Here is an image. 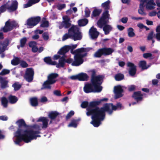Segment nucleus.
<instances>
[{"label": "nucleus", "instance_id": "f257e3e1", "mask_svg": "<svg viewBox=\"0 0 160 160\" xmlns=\"http://www.w3.org/2000/svg\"><path fill=\"white\" fill-rule=\"evenodd\" d=\"M94 103L91 102L90 108H88V111L86 113L87 115H92V121L90 123L95 127H98L101 124L100 122L103 120L105 116V112L107 111L109 114H111L112 110L120 109L121 108L122 105L120 103L117 104V106H114L112 104H106L101 108H93L92 106Z\"/></svg>", "mask_w": 160, "mask_h": 160}, {"label": "nucleus", "instance_id": "f03ea898", "mask_svg": "<svg viewBox=\"0 0 160 160\" xmlns=\"http://www.w3.org/2000/svg\"><path fill=\"white\" fill-rule=\"evenodd\" d=\"M16 123L19 128L15 133L13 138L15 144L19 145V143L22 141L28 143L33 139H36L37 137H40V135H37L39 133V132L34 130L36 129L39 130L40 127L34 125L31 128L26 130L25 129V122L23 120H19Z\"/></svg>", "mask_w": 160, "mask_h": 160}, {"label": "nucleus", "instance_id": "7ed1b4c3", "mask_svg": "<svg viewBox=\"0 0 160 160\" xmlns=\"http://www.w3.org/2000/svg\"><path fill=\"white\" fill-rule=\"evenodd\" d=\"M88 51V48H81L76 50L75 52H77V53L74 56V61L70 58L66 60V57L65 56H64L59 59L58 63L56 64V67L57 68L63 67L65 62L69 64L71 63L73 66H78L83 63V58L86 55V52Z\"/></svg>", "mask_w": 160, "mask_h": 160}, {"label": "nucleus", "instance_id": "20e7f679", "mask_svg": "<svg viewBox=\"0 0 160 160\" xmlns=\"http://www.w3.org/2000/svg\"><path fill=\"white\" fill-rule=\"evenodd\" d=\"M103 77L100 75L93 76L91 80V83H87L84 88V92L86 93L91 92H99L102 89L101 86Z\"/></svg>", "mask_w": 160, "mask_h": 160}, {"label": "nucleus", "instance_id": "39448f33", "mask_svg": "<svg viewBox=\"0 0 160 160\" xmlns=\"http://www.w3.org/2000/svg\"><path fill=\"white\" fill-rule=\"evenodd\" d=\"M69 38H72L74 41L81 40L82 35L77 26L72 25L69 29L68 33L64 34L62 38V40L64 41Z\"/></svg>", "mask_w": 160, "mask_h": 160}, {"label": "nucleus", "instance_id": "423d86ee", "mask_svg": "<svg viewBox=\"0 0 160 160\" xmlns=\"http://www.w3.org/2000/svg\"><path fill=\"white\" fill-rule=\"evenodd\" d=\"M58 76V75L56 73H52L49 74L48 78V79L43 84V88L50 89L51 88V85L54 83L56 81V78Z\"/></svg>", "mask_w": 160, "mask_h": 160}, {"label": "nucleus", "instance_id": "0eeeda50", "mask_svg": "<svg viewBox=\"0 0 160 160\" xmlns=\"http://www.w3.org/2000/svg\"><path fill=\"white\" fill-rule=\"evenodd\" d=\"M18 2L16 1L8 2L6 4L0 7V12H2L7 9L10 12L16 10L17 8Z\"/></svg>", "mask_w": 160, "mask_h": 160}, {"label": "nucleus", "instance_id": "6e6552de", "mask_svg": "<svg viewBox=\"0 0 160 160\" xmlns=\"http://www.w3.org/2000/svg\"><path fill=\"white\" fill-rule=\"evenodd\" d=\"M109 16L108 11L104 12L102 17L97 22L98 26L102 28L104 25L108 23L109 22L108 20L110 18Z\"/></svg>", "mask_w": 160, "mask_h": 160}, {"label": "nucleus", "instance_id": "1a4fd4ad", "mask_svg": "<svg viewBox=\"0 0 160 160\" xmlns=\"http://www.w3.org/2000/svg\"><path fill=\"white\" fill-rule=\"evenodd\" d=\"M114 50L111 48H103L99 49L94 54L96 57H100L102 55H109L111 54Z\"/></svg>", "mask_w": 160, "mask_h": 160}, {"label": "nucleus", "instance_id": "9d476101", "mask_svg": "<svg viewBox=\"0 0 160 160\" xmlns=\"http://www.w3.org/2000/svg\"><path fill=\"white\" fill-rule=\"evenodd\" d=\"M40 18L39 17L31 18L28 19L25 24L27 27L31 28L36 25L40 21Z\"/></svg>", "mask_w": 160, "mask_h": 160}, {"label": "nucleus", "instance_id": "9b49d317", "mask_svg": "<svg viewBox=\"0 0 160 160\" xmlns=\"http://www.w3.org/2000/svg\"><path fill=\"white\" fill-rule=\"evenodd\" d=\"M34 74V72L32 68H28L24 76V78L28 82H30L33 80Z\"/></svg>", "mask_w": 160, "mask_h": 160}, {"label": "nucleus", "instance_id": "f8f14e48", "mask_svg": "<svg viewBox=\"0 0 160 160\" xmlns=\"http://www.w3.org/2000/svg\"><path fill=\"white\" fill-rule=\"evenodd\" d=\"M123 86L120 85L114 87V92L116 98H119L123 96Z\"/></svg>", "mask_w": 160, "mask_h": 160}, {"label": "nucleus", "instance_id": "ddd939ff", "mask_svg": "<svg viewBox=\"0 0 160 160\" xmlns=\"http://www.w3.org/2000/svg\"><path fill=\"white\" fill-rule=\"evenodd\" d=\"M17 23L14 21L10 22V20L7 21L3 30L4 32H7L12 29L14 27L17 26Z\"/></svg>", "mask_w": 160, "mask_h": 160}, {"label": "nucleus", "instance_id": "4468645a", "mask_svg": "<svg viewBox=\"0 0 160 160\" xmlns=\"http://www.w3.org/2000/svg\"><path fill=\"white\" fill-rule=\"evenodd\" d=\"M141 2L144 4V2H146V8L148 9H153L155 8L156 4L154 0H141Z\"/></svg>", "mask_w": 160, "mask_h": 160}, {"label": "nucleus", "instance_id": "2eb2a0df", "mask_svg": "<svg viewBox=\"0 0 160 160\" xmlns=\"http://www.w3.org/2000/svg\"><path fill=\"white\" fill-rule=\"evenodd\" d=\"M48 119L46 117H40L37 120V122H42V125L41 126V125H37L40 127V129L39 130H38L36 129L34 130V131H38L39 132V133H40V130L41 129V128H46L48 126Z\"/></svg>", "mask_w": 160, "mask_h": 160}, {"label": "nucleus", "instance_id": "dca6fc26", "mask_svg": "<svg viewBox=\"0 0 160 160\" xmlns=\"http://www.w3.org/2000/svg\"><path fill=\"white\" fill-rule=\"evenodd\" d=\"M89 35L92 39L96 38L99 34V32L97 31L96 28L92 27L89 30Z\"/></svg>", "mask_w": 160, "mask_h": 160}, {"label": "nucleus", "instance_id": "f3484780", "mask_svg": "<svg viewBox=\"0 0 160 160\" xmlns=\"http://www.w3.org/2000/svg\"><path fill=\"white\" fill-rule=\"evenodd\" d=\"M63 19L62 25L66 28L69 27L71 25L70 18L68 16H65L63 17Z\"/></svg>", "mask_w": 160, "mask_h": 160}, {"label": "nucleus", "instance_id": "a211bd4d", "mask_svg": "<svg viewBox=\"0 0 160 160\" xmlns=\"http://www.w3.org/2000/svg\"><path fill=\"white\" fill-rule=\"evenodd\" d=\"M128 66L130 68L129 70L130 74L132 76L134 75L136 72V67L133 63L131 62L128 63Z\"/></svg>", "mask_w": 160, "mask_h": 160}, {"label": "nucleus", "instance_id": "6ab92c4d", "mask_svg": "<svg viewBox=\"0 0 160 160\" xmlns=\"http://www.w3.org/2000/svg\"><path fill=\"white\" fill-rule=\"evenodd\" d=\"M8 43V40H6L5 42L0 43V53H2L7 49Z\"/></svg>", "mask_w": 160, "mask_h": 160}, {"label": "nucleus", "instance_id": "aec40b11", "mask_svg": "<svg viewBox=\"0 0 160 160\" xmlns=\"http://www.w3.org/2000/svg\"><path fill=\"white\" fill-rule=\"evenodd\" d=\"M40 0H29L28 2L23 5V8H26L31 6L32 5L38 2Z\"/></svg>", "mask_w": 160, "mask_h": 160}, {"label": "nucleus", "instance_id": "412c9836", "mask_svg": "<svg viewBox=\"0 0 160 160\" xmlns=\"http://www.w3.org/2000/svg\"><path fill=\"white\" fill-rule=\"evenodd\" d=\"M58 115V113L56 112L53 111L49 112L48 114V117L51 119V121L50 122V123H52V120L55 119V118Z\"/></svg>", "mask_w": 160, "mask_h": 160}, {"label": "nucleus", "instance_id": "4be33fe9", "mask_svg": "<svg viewBox=\"0 0 160 160\" xmlns=\"http://www.w3.org/2000/svg\"><path fill=\"white\" fill-rule=\"evenodd\" d=\"M69 47L67 46H65L61 49L58 52V53L59 55H63L62 57L65 56L64 54L69 50Z\"/></svg>", "mask_w": 160, "mask_h": 160}, {"label": "nucleus", "instance_id": "5701e85b", "mask_svg": "<svg viewBox=\"0 0 160 160\" xmlns=\"http://www.w3.org/2000/svg\"><path fill=\"white\" fill-rule=\"evenodd\" d=\"M142 94L140 92H135L133 95V97L136 99L137 101L141 100L142 99Z\"/></svg>", "mask_w": 160, "mask_h": 160}, {"label": "nucleus", "instance_id": "b1692460", "mask_svg": "<svg viewBox=\"0 0 160 160\" xmlns=\"http://www.w3.org/2000/svg\"><path fill=\"white\" fill-rule=\"evenodd\" d=\"M78 80L79 81L87 80L88 78V76L85 73H81L78 74Z\"/></svg>", "mask_w": 160, "mask_h": 160}, {"label": "nucleus", "instance_id": "393cba45", "mask_svg": "<svg viewBox=\"0 0 160 160\" xmlns=\"http://www.w3.org/2000/svg\"><path fill=\"white\" fill-rule=\"evenodd\" d=\"M112 29V28L111 25L108 24L105 25L103 28V30L105 34H108Z\"/></svg>", "mask_w": 160, "mask_h": 160}, {"label": "nucleus", "instance_id": "a878e982", "mask_svg": "<svg viewBox=\"0 0 160 160\" xmlns=\"http://www.w3.org/2000/svg\"><path fill=\"white\" fill-rule=\"evenodd\" d=\"M88 21L86 19H83L78 21V25L80 26H83L86 25L88 23Z\"/></svg>", "mask_w": 160, "mask_h": 160}, {"label": "nucleus", "instance_id": "bb28decb", "mask_svg": "<svg viewBox=\"0 0 160 160\" xmlns=\"http://www.w3.org/2000/svg\"><path fill=\"white\" fill-rule=\"evenodd\" d=\"M114 78L116 80L119 81L124 79V76L122 74L118 73L115 75Z\"/></svg>", "mask_w": 160, "mask_h": 160}, {"label": "nucleus", "instance_id": "cd10ccee", "mask_svg": "<svg viewBox=\"0 0 160 160\" xmlns=\"http://www.w3.org/2000/svg\"><path fill=\"white\" fill-rule=\"evenodd\" d=\"M9 100L10 103L13 104L17 102L18 100V99L15 96H11L9 97Z\"/></svg>", "mask_w": 160, "mask_h": 160}, {"label": "nucleus", "instance_id": "c85d7f7f", "mask_svg": "<svg viewBox=\"0 0 160 160\" xmlns=\"http://www.w3.org/2000/svg\"><path fill=\"white\" fill-rule=\"evenodd\" d=\"M44 61L48 64L55 65L56 64L55 62L52 61L50 57L45 58L44 59Z\"/></svg>", "mask_w": 160, "mask_h": 160}, {"label": "nucleus", "instance_id": "c756f323", "mask_svg": "<svg viewBox=\"0 0 160 160\" xmlns=\"http://www.w3.org/2000/svg\"><path fill=\"white\" fill-rule=\"evenodd\" d=\"M128 35L129 37H132L135 36V34L134 32V30L132 28H129L128 30Z\"/></svg>", "mask_w": 160, "mask_h": 160}, {"label": "nucleus", "instance_id": "7c9ffc66", "mask_svg": "<svg viewBox=\"0 0 160 160\" xmlns=\"http://www.w3.org/2000/svg\"><path fill=\"white\" fill-rule=\"evenodd\" d=\"M66 7V5L64 4H60L59 3H57L54 6V7L57 8L58 10H61Z\"/></svg>", "mask_w": 160, "mask_h": 160}, {"label": "nucleus", "instance_id": "2f4dec72", "mask_svg": "<svg viewBox=\"0 0 160 160\" xmlns=\"http://www.w3.org/2000/svg\"><path fill=\"white\" fill-rule=\"evenodd\" d=\"M139 66L142 69H146L148 68L146 65V62L144 61H141L139 62Z\"/></svg>", "mask_w": 160, "mask_h": 160}, {"label": "nucleus", "instance_id": "473e14b6", "mask_svg": "<svg viewBox=\"0 0 160 160\" xmlns=\"http://www.w3.org/2000/svg\"><path fill=\"white\" fill-rule=\"evenodd\" d=\"M143 5L144 3L141 2L140 5V8L139 9L138 11L140 14L144 15H145V13L143 10Z\"/></svg>", "mask_w": 160, "mask_h": 160}, {"label": "nucleus", "instance_id": "72a5a7b5", "mask_svg": "<svg viewBox=\"0 0 160 160\" xmlns=\"http://www.w3.org/2000/svg\"><path fill=\"white\" fill-rule=\"evenodd\" d=\"M102 12V10L100 9H95L93 12L92 17H95L99 15Z\"/></svg>", "mask_w": 160, "mask_h": 160}, {"label": "nucleus", "instance_id": "f704fd0d", "mask_svg": "<svg viewBox=\"0 0 160 160\" xmlns=\"http://www.w3.org/2000/svg\"><path fill=\"white\" fill-rule=\"evenodd\" d=\"M1 101L2 105L4 107H6L8 103L7 99L5 97H3L1 98Z\"/></svg>", "mask_w": 160, "mask_h": 160}, {"label": "nucleus", "instance_id": "c9c22d12", "mask_svg": "<svg viewBox=\"0 0 160 160\" xmlns=\"http://www.w3.org/2000/svg\"><path fill=\"white\" fill-rule=\"evenodd\" d=\"M110 1L109 0L102 3V6L105 9H108L109 8V3Z\"/></svg>", "mask_w": 160, "mask_h": 160}, {"label": "nucleus", "instance_id": "e433bc0d", "mask_svg": "<svg viewBox=\"0 0 160 160\" xmlns=\"http://www.w3.org/2000/svg\"><path fill=\"white\" fill-rule=\"evenodd\" d=\"M31 105L33 106H36L38 105V101L36 98H31L30 99Z\"/></svg>", "mask_w": 160, "mask_h": 160}, {"label": "nucleus", "instance_id": "4c0bfd02", "mask_svg": "<svg viewBox=\"0 0 160 160\" xmlns=\"http://www.w3.org/2000/svg\"><path fill=\"white\" fill-rule=\"evenodd\" d=\"M68 47H69V49H71V53L73 54H75L77 53V52H75V50L74 52L73 51V49H74L75 48H76L77 47V45L74 44V45H68Z\"/></svg>", "mask_w": 160, "mask_h": 160}, {"label": "nucleus", "instance_id": "58836bf2", "mask_svg": "<svg viewBox=\"0 0 160 160\" xmlns=\"http://www.w3.org/2000/svg\"><path fill=\"white\" fill-rule=\"evenodd\" d=\"M77 120H73L68 125L69 127H73L74 128H76L77 125Z\"/></svg>", "mask_w": 160, "mask_h": 160}, {"label": "nucleus", "instance_id": "ea45409f", "mask_svg": "<svg viewBox=\"0 0 160 160\" xmlns=\"http://www.w3.org/2000/svg\"><path fill=\"white\" fill-rule=\"evenodd\" d=\"M48 22L45 19H43L42 20V23L41 25V27L43 28L47 27L48 26Z\"/></svg>", "mask_w": 160, "mask_h": 160}, {"label": "nucleus", "instance_id": "a19ab883", "mask_svg": "<svg viewBox=\"0 0 160 160\" xmlns=\"http://www.w3.org/2000/svg\"><path fill=\"white\" fill-rule=\"evenodd\" d=\"M157 34L156 35V38L158 40H160V26H158L156 29Z\"/></svg>", "mask_w": 160, "mask_h": 160}, {"label": "nucleus", "instance_id": "79ce46f5", "mask_svg": "<svg viewBox=\"0 0 160 160\" xmlns=\"http://www.w3.org/2000/svg\"><path fill=\"white\" fill-rule=\"evenodd\" d=\"M20 62L19 59L18 58H16L12 61L11 63L13 65H16L19 63Z\"/></svg>", "mask_w": 160, "mask_h": 160}, {"label": "nucleus", "instance_id": "37998d69", "mask_svg": "<svg viewBox=\"0 0 160 160\" xmlns=\"http://www.w3.org/2000/svg\"><path fill=\"white\" fill-rule=\"evenodd\" d=\"M15 90L16 91L19 89L21 87V85L18 83H15L12 85Z\"/></svg>", "mask_w": 160, "mask_h": 160}, {"label": "nucleus", "instance_id": "c03bdc74", "mask_svg": "<svg viewBox=\"0 0 160 160\" xmlns=\"http://www.w3.org/2000/svg\"><path fill=\"white\" fill-rule=\"evenodd\" d=\"M26 41L27 38H23L21 39L20 46L21 47H22L24 46Z\"/></svg>", "mask_w": 160, "mask_h": 160}, {"label": "nucleus", "instance_id": "a18cd8bd", "mask_svg": "<svg viewBox=\"0 0 160 160\" xmlns=\"http://www.w3.org/2000/svg\"><path fill=\"white\" fill-rule=\"evenodd\" d=\"M8 81L6 80H3L1 82V88H5L8 87Z\"/></svg>", "mask_w": 160, "mask_h": 160}, {"label": "nucleus", "instance_id": "49530a36", "mask_svg": "<svg viewBox=\"0 0 160 160\" xmlns=\"http://www.w3.org/2000/svg\"><path fill=\"white\" fill-rule=\"evenodd\" d=\"M91 11L90 9L88 8H86L85 9V15L86 17H88L89 16Z\"/></svg>", "mask_w": 160, "mask_h": 160}, {"label": "nucleus", "instance_id": "de8ad7c7", "mask_svg": "<svg viewBox=\"0 0 160 160\" xmlns=\"http://www.w3.org/2000/svg\"><path fill=\"white\" fill-rule=\"evenodd\" d=\"M10 72V71L8 69H3L0 73V75H5L7 74H8Z\"/></svg>", "mask_w": 160, "mask_h": 160}, {"label": "nucleus", "instance_id": "09e8293b", "mask_svg": "<svg viewBox=\"0 0 160 160\" xmlns=\"http://www.w3.org/2000/svg\"><path fill=\"white\" fill-rule=\"evenodd\" d=\"M20 65L23 68H26L28 66V64L25 61H21L19 62Z\"/></svg>", "mask_w": 160, "mask_h": 160}, {"label": "nucleus", "instance_id": "8fccbe9b", "mask_svg": "<svg viewBox=\"0 0 160 160\" xmlns=\"http://www.w3.org/2000/svg\"><path fill=\"white\" fill-rule=\"evenodd\" d=\"M74 113V112L73 111H71L67 114L66 117V119H69L71 117L73 116Z\"/></svg>", "mask_w": 160, "mask_h": 160}, {"label": "nucleus", "instance_id": "3c124183", "mask_svg": "<svg viewBox=\"0 0 160 160\" xmlns=\"http://www.w3.org/2000/svg\"><path fill=\"white\" fill-rule=\"evenodd\" d=\"M42 37L44 39L47 40L48 39V34L47 33H44L42 34Z\"/></svg>", "mask_w": 160, "mask_h": 160}, {"label": "nucleus", "instance_id": "603ef678", "mask_svg": "<svg viewBox=\"0 0 160 160\" xmlns=\"http://www.w3.org/2000/svg\"><path fill=\"white\" fill-rule=\"evenodd\" d=\"M78 74L75 75H73L69 77V78L72 80H78Z\"/></svg>", "mask_w": 160, "mask_h": 160}, {"label": "nucleus", "instance_id": "864d4df0", "mask_svg": "<svg viewBox=\"0 0 160 160\" xmlns=\"http://www.w3.org/2000/svg\"><path fill=\"white\" fill-rule=\"evenodd\" d=\"M143 56L146 58H150L152 57V54L149 53H144L143 55Z\"/></svg>", "mask_w": 160, "mask_h": 160}, {"label": "nucleus", "instance_id": "5fc2aeb1", "mask_svg": "<svg viewBox=\"0 0 160 160\" xmlns=\"http://www.w3.org/2000/svg\"><path fill=\"white\" fill-rule=\"evenodd\" d=\"M36 43L35 42H31L29 43V46L32 48L36 46Z\"/></svg>", "mask_w": 160, "mask_h": 160}, {"label": "nucleus", "instance_id": "6e6d98bb", "mask_svg": "<svg viewBox=\"0 0 160 160\" xmlns=\"http://www.w3.org/2000/svg\"><path fill=\"white\" fill-rule=\"evenodd\" d=\"M88 103L87 102H84L82 103L81 104V106L82 108H85L87 106Z\"/></svg>", "mask_w": 160, "mask_h": 160}, {"label": "nucleus", "instance_id": "4d7b16f0", "mask_svg": "<svg viewBox=\"0 0 160 160\" xmlns=\"http://www.w3.org/2000/svg\"><path fill=\"white\" fill-rule=\"evenodd\" d=\"M137 26L139 28L141 29L145 28L146 29V30H148V29H147L146 28V27L144 26L141 23H139L138 24Z\"/></svg>", "mask_w": 160, "mask_h": 160}, {"label": "nucleus", "instance_id": "13d9d810", "mask_svg": "<svg viewBox=\"0 0 160 160\" xmlns=\"http://www.w3.org/2000/svg\"><path fill=\"white\" fill-rule=\"evenodd\" d=\"M157 14L156 12L155 11H153L150 12L149 13V15L150 16H155Z\"/></svg>", "mask_w": 160, "mask_h": 160}, {"label": "nucleus", "instance_id": "bf43d9fd", "mask_svg": "<svg viewBox=\"0 0 160 160\" xmlns=\"http://www.w3.org/2000/svg\"><path fill=\"white\" fill-rule=\"evenodd\" d=\"M8 118L6 116H1L0 117V120L3 121H6L8 120Z\"/></svg>", "mask_w": 160, "mask_h": 160}, {"label": "nucleus", "instance_id": "052dcab7", "mask_svg": "<svg viewBox=\"0 0 160 160\" xmlns=\"http://www.w3.org/2000/svg\"><path fill=\"white\" fill-rule=\"evenodd\" d=\"M43 32V31L40 30H36L34 31V32L35 34H38V33L41 34Z\"/></svg>", "mask_w": 160, "mask_h": 160}, {"label": "nucleus", "instance_id": "680f3d73", "mask_svg": "<svg viewBox=\"0 0 160 160\" xmlns=\"http://www.w3.org/2000/svg\"><path fill=\"white\" fill-rule=\"evenodd\" d=\"M153 33L152 32H151L150 33H149V35L148 36V39L149 40L152 39L153 38Z\"/></svg>", "mask_w": 160, "mask_h": 160}, {"label": "nucleus", "instance_id": "e2e57ef3", "mask_svg": "<svg viewBox=\"0 0 160 160\" xmlns=\"http://www.w3.org/2000/svg\"><path fill=\"white\" fill-rule=\"evenodd\" d=\"M40 100L42 102H45L47 101V99L46 97H43L41 98Z\"/></svg>", "mask_w": 160, "mask_h": 160}, {"label": "nucleus", "instance_id": "0e129e2a", "mask_svg": "<svg viewBox=\"0 0 160 160\" xmlns=\"http://www.w3.org/2000/svg\"><path fill=\"white\" fill-rule=\"evenodd\" d=\"M127 21L128 18H122L121 19L122 22L124 23H126L127 22Z\"/></svg>", "mask_w": 160, "mask_h": 160}, {"label": "nucleus", "instance_id": "69168bd1", "mask_svg": "<svg viewBox=\"0 0 160 160\" xmlns=\"http://www.w3.org/2000/svg\"><path fill=\"white\" fill-rule=\"evenodd\" d=\"M38 48L36 46L32 48V51L33 52H36L38 51Z\"/></svg>", "mask_w": 160, "mask_h": 160}, {"label": "nucleus", "instance_id": "338daca9", "mask_svg": "<svg viewBox=\"0 0 160 160\" xmlns=\"http://www.w3.org/2000/svg\"><path fill=\"white\" fill-rule=\"evenodd\" d=\"M135 88V86L134 85H132L129 86V91H131L134 90Z\"/></svg>", "mask_w": 160, "mask_h": 160}, {"label": "nucleus", "instance_id": "774afa93", "mask_svg": "<svg viewBox=\"0 0 160 160\" xmlns=\"http://www.w3.org/2000/svg\"><path fill=\"white\" fill-rule=\"evenodd\" d=\"M117 27L120 30H122L124 28V27L121 25H118L117 26Z\"/></svg>", "mask_w": 160, "mask_h": 160}]
</instances>
